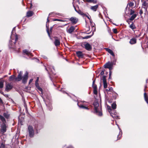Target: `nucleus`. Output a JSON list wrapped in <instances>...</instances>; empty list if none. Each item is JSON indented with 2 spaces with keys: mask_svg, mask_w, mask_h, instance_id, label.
I'll use <instances>...</instances> for the list:
<instances>
[{
  "mask_svg": "<svg viewBox=\"0 0 148 148\" xmlns=\"http://www.w3.org/2000/svg\"><path fill=\"white\" fill-rule=\"evenodd\" d=\"M0 119L3 122L1 125V131L3 132L4 133L6 131V125L5 124V118L3 116L0 115Z\"/></svg>",
  "mask_w": 148,
  "mask_h": 148,
  "instance_id": "1",
  "label": "nucleus"
},
{
  "mask_svg": "<svg viewBox=\"0 0 148 148\" xmlns=\"http://www.w3.org/2000/svg\"><path fill=\"white\" fill-rule=\"evenodd\" d=\"M28 129L29 136L31 138L33 137L34 132L33 127L32 126L29 125L28 126Z\"/></svg>",
  "mask_w": 148,
  "mask_h": 148,
  "instance_id": "2",
  "label": "nucleus"
},
{
  "mask_svg": "<svg viewBox=\"0 0 148 148\" xmlns=\"http://www.w3.org/2000/svg\"><path fill=\"white\" fill-rule=\"evenodd\" d=\"M48 68L49 69V71L47 70L46 68V69L48 72V73L50 75L51 74L53 75L55 74V69H54V67L53 66H51L49 67H48Z\"/></svg>",
  "mask_w": 148,
  "mask_h": 148,
  "instance_id": "3",
  "label": "nucleus"
},
{
  "mask_svg": "<svg viewBox=\"0 0 148 148\" xmlns=\"http://www.w3.org/2000/svg\"><path fill=\"white\" fill-rule=\"evenodd\" d=\"M28 73L26 71L23 77H22V82L24 84H25L26 83L27 80L28 78Z\"/></svg>",
  "mask_w": 148,
  "mask_h": 148,
  "instance_id": "4",
  "label": "nucleus"
},
{
  "mask_svg": "<svg viewBox=\"0 0 148 148\" xmlns=\"http://www.w3.org/2000/svg\"><path fill=\"white\" fill-rule=\"evenodd\" d=\"M13 88V86L11 83H7L6 84L5 90L7 92L9 91Z\"/></svg>",
  "mask_w": 148,
  "mask_h": 148,
  "instance_id": "5",
  "label": "nucleus"
},
{
  "mask_svg": "<svg viewBox=\"0 0 148 148\" xmlns=\"http://www.w3.org/2000/svg\"><path fill=\"white\" fill-rule=\"evenodd\" d=\"M93 105L95 108V111H97L98 109H101V107L99 106V103L97 102H95L93 103Z\"/></svg>",
  "mask_w": 148,
  "mask_h": 148,
  "instance_id": "6",
  "label": "nucleus"
},
{
  "mask_svg": "<svg viewBox=\"0 0 148 148\" xmlns=\"http://www.w3.org/2000/svg\"><path fill=\"white\" fill-rule=\"evenodd\" d=\"M85 48L88 51H90L92 49L91 45L88 43H86L84 44Z\"/></svg>",
  "mask_w": 148,
  "mask_h": 148,
  "instance_id": "7",
  "label": "nucleus"
},
{
  "mask_svg": "<svg viewBox=\"0 0 148 148\" xmlns=\"http://www.w3.org/2000/svg\"><path fill=\"white\" fill-rule=\"evenodd\" d=\"M106 76L103 75L102 77V80H103V83L104 88H106L107 87V84L106 81Z\"/></svg>",
  "mask_w": 148,
  "mask_h": 148,
  "instance_id": "8",
  "label": "nucleus"
},
{
  "mask_svg": "<svg viewBox=\"0 0 148 148\" xmlns=\"http://www.w3.org/2000/svg\"><path fill=\"white\" fill-rule=\"evenodd\" d=\"M42 127V126L40 125L36 124L34 126L35 129L36 130V133H38V130H39Z\"/></svg>",
  "mask_w": 148,
  "mask_h": 148,
  "instance_id": "9",
  "label": "nucleus"
},
{
  "mask_svg": "<svg viewBox=\"0 0 148 148\" xmlns=\"http://www.w3.org/2000/svg\"><path fill=\"white\" fill-rule=\"evenodd\" d=\"M148 6V4L145 1H144L142 4V9L144 8L145 9V13H146V12L147 11V8Z\"/></svg>",
  "mask_w": 148,
  "mask_h": 148,
  "instance_id": "10",
  "label": "nucleus"
},
{
  "mask_svg": "<svg viewBox=\"0 0 148 148\" xmlns=\"http://www.w3.org/2000/svg\"><path fill=\"white\" fill-rule=\"evenodd\" d=\"M55 41H54V44L56 46H59L60 44V40L58 39L57 37H55Z\"/></svg>",
  "mask_w": 148,
  "mask_h": 148,
  "instance_id": "11",
  "label": "nucleus"
},
{
  "mask_svg": "<svg viewBox=\"0 0 148 148\" xmlns=\"http://www.w3.org/2000/svg\"><path fill=\"white\" fill-rule=\"evenodd\" d=\"M107 108L108 110H109V112L110 113L111 115L112 116V117L114 118V117H118V116L116 115V112L114 113V116H113L112 115V113L111 112L112 110H111V108L110 106L108 105L107 106Z\"/></svg>",
  "mask_w": 148,
  "mask_h": 148,
  "instance_id": "12",
  "label": "nucleus"
},
{
  "mask_svg": "<svg viewBox=\"0 0 148 148\" xmlns=\"http://www.w3.org/2000/svg\"><path fill=\"white\" fill-rule=\"evenodd\" d=\"M70 21L73 24H76L78 21V19L75 17H72L70 19Z\"/></svg>",
  "mask_w": 148,
  "mask_h": 148,
  "instance_id": "13",
  "label": "nucleus"
},
{
  "mask_svg": "<svg viewBox=\"0 0 148 148\" xmlns=\"http://www.w3.org/2000/svg\"><path fill=\"white\" fill-rule=\"evenodd\" d=\"M76 54L77 56L79 58H82L83 57L84 55L82 52L81 51H78L76 52Z\"/></svg>",
  "mask_w": 148,
  "mask_h": 148,
  "instance_id": "14",
  "label": "nucleus"
},
{
  "mask_svg": "<svg viewBox=\"0 0 148 148\" xmlns=\"http://www.w3.org/2000/svg\"><path fill=\"white\" fill-rule=\"evenodd\" d=\"M22 72L20 71L17 77L16 78V79H18V81H20L22 79Z\"/></svg>",
  "mask_w": 148,
  "mask_h": 148,
  "instance_id": "15",
  "label": "nucleus"
},
{
  "mask_svg": "<svg viewBox=\"0 0 148 148\" xmlns=\"http://www.w3.org/2000/svg\"><path fill=\"white\" fill-rule=\"evenodd\" d=\"M15 39L14 40V41L13 42V43H12V40H10V44L11 45V47H12V48H13V45H14L15 44L16 41L18 39V36H17V35H15Z\"/></svg>",
  "mask_w": 148,
  "mask_h": 148,
  "instance_id": "16",
  "label": "nucleus"
},
{
  "mask_svg": "<svg viewBox=\"0 0 148 148\" xmlns=\"http://www.w3.org/2000/svg\"><path fill=\"white\" fill-rule=\"evenodd\" d=\"M92 29H93V31L92 32V34L90 36H85L83 38V39H87L88 38H90L92 35L93 34L94 32L95 31V27L93 26L92 27Z\"/></svg>",
  "mask_w": 148,
  "mask_h": 148,
  "instance_id": "17",
  "label": "nucleus"
},
{
  "mask_svg": "<svg viewBox=\"0 0 148 148\" xmlns=\"http://www.w3.org/2000/svg\"><path fill=\"white\" fill-rule=\"evenodd\" d=\"M113 63V62H108L106 63L104 65V67L105 68H110V66H112Z\"/></svg>",
  "mask_w": 148,
  "mask_h": 148,
  "instance_id": "18",
  "label": "nucleus"
},
{
  "mask_svg": "<svg viewBox=\"0 0 148 148\" xmlns=\"http://www.w3.org/2000/svg\"><path fill=\"white\" fill-rule=\"evenodd\" d=\"M23 52L24 53H25L26 55H27L28 56H32V53L26 49L23 50Z\"/></svg>",
  "mask_w": 148,
  "mask_h": 148,
  "instance_id": "19",
  "label": "nucleus"
},
{
  "mask_svg": "<svg viewBox=\"0 0 148 148\" xmlns=\"http://www.w3.org/2000/svg\"><path fill=\"white\" fill-rule=\"evenodd\" d=\"M16 77H15V76L14 75H12L10 77L9 80L10 81H13L14 80L15 81H18V79H16Z\"/></svg>",
  "mask_w": 148,
  "mask_h": 148,
  "instance_id": "20",
  "label": "nucleus"
},
{
  "mask_svg": "<svg viewBox=\"0 0 148 148\" xmlns=\"http://www.w3.org/2000/svg\"><path fill=\"white\" fill-rule=\"evenodd\" d=\"M105 49H106V51H108V52L110 53L114 57V53L113 51L111 50L108 48H106Z\"/></svg>",
  "mask_w": 148,
  "mask_h": 148,
  "instance_id": "21",
  "label": "nucleus"
},
{
  "mask_svg": "<svg viewBox=\"0 0 148 148\" xmlns=\"http://www.w3.org/2000/svg\"><path fill=\"white\" fill-rule=\"evenodd\" d=\"M117 126H118L119 129V130H120V132L119 133V134L117 136V140L120 139L121 136L122 135V132H121V129L119 128V126L117 124Z\"/></svg>",
  "mask_w": 148,
  "mask_h": 148,
  "instance_id": "22",
  "label": "nucleus"
},
{
  "mask_svg": "<svg viewBox=\"0 0 148 148\" xmlns=\"http://www.w3.org/2000/svg\"><path fill=\"white\" fill-rule=\"evenodd\" d=\"M136 40L135 38H132L130 41V43L131 44H134L136 43Z\"/></svg>",
  "mask_w": 148,
  "mask_h": 148,
  "instance_id": "23",
  "label": "nucleus"
},
{
  "mask_svg": "<svg viewBox=\"0 0 148 148\" xmlns=\"http://www.w3.org/2000/svg\"><path fill=\"white\" fill-rule=\"evenodd\" d=\"M34 14V12L32 11H29L27 12V17H30L32 16Z\"/></svg>",
  "mask_w": 148,
  "mask_h": 148,
  "instance_id": "24",
  "label": "nucleus"
},
{
  "mask_svg": "<svg viewBox=\"0 0 148 148\" xmlns=\"http://www.w3.org/2000/svg\"><path fill=\"white\" fill-rule=\"evenodd\" d=\"M75 29V27L73 26H71L68 29V32L71 34Z\"/></svg>",
  "mask_w": 148,
  "mask_h": 148,
  "instance_id": "25",
  "label": "nucleus"
},
{
  "mask_svg": "<svg viewBox=\"0 0 148 148\" xmlns=\"http://www.w3.org/2000/svg\"><path fill=\"white\" fill-rule=\"evenodd\" d=\"M129 27L133 30L136 29V27L133 22H132V24L129 25Z\"/></svg>",
  "mask_w": 148,
  "mask_h": 148,
  "instance_id": "26",
  "label": "nucleus"
},
{
  "mask_svg": "<svg viewBox=\"0 0 148 148\" xmlns=\"http://www.w3.org/2000/svg\"><path fill=\"white\" fill-rule=\"evenodd\" d=\"M95 112L99 116H101L102 115V112L101 110V109H100V110L99 109H98L97 111H95Z\"/></svg>",
  "mask_w": 148,
  "mask_h": 148,
  "instance_id": "27",
  "label": "nucleus"
},
{
  "mask_svg": "<svg viewBox=\"0 0 148 148\" xmlns=\"http://www.w3.org/2000/svg\"><path fill=\"white\" fill-rule=\"evenodd\" d=\"M49 22V17H48V18H47V21L46 22V27L47 28V32L48 33V35H49V36L50 34H49V30H48L49 28V25H47V23Z\"/></svg>",
  "mask_w": 148,
  "mask_h": 148,
  "instance_id": "28",
  "label": "nucleus"
},
{
  "mask_svg": "<svg viewBox=\"0 0 148 148\" xmlns=\"http://www.w3.org/2000/svg\"><path fill=\"white\" fill-rule=\"evenodd\" d=\"M137 16V14H134L132 15L131 16V17L130 18L129 20H130L131 21H132L133 20L134 18L136 17Z\"/></svg>",
  "mask_w": 148,
  "mask_h": 148,
  "instance_id": "29",
  "label": "nucleus"
},
{
  "mask_svg": "<svg viewBox=\"0 0 148 148\" xmlns=\"http://www.w3.org/2000/svg\"><path fill=\"white\" fill-rule=\"evenodd\" d=\"M77 105L78 106V107L80 108H83L84 109H87V110L88 109V107L82 105H79L78 104V103H77Z\"/></svg>",
  "mask_w": 148,
  "mask_h": 148,
  "instance_id": "30",
  "label": "nucleus"
},
{
  "mask_svg": "<svg viewBox=\"0 0 148 148\" xmlns=\"http://www.w3.org/2000/svg\"><path fill=\"white\" fill-rule=\"evenodd\" d=\"M98 5H96L94 6H92L91 9L94 11H95L98 8Z\"/></svg>",
  "mask_w": 148,
  "mask_h": 148,
  "instance_id": "31",
  "label": "nucleus"
},
{
  "mask_svg": "<svg viewBox=\"0 0 148 148\" xmlns=\"http://www.w3.org/2000/svg\"><path fill=\"white\" fill-rule=\"evenodd\" d=\"M144 97L145 101L148 104V97L147 96L146 93L145 92L144 93Z\"/></svg>",
  "mask_w": 148,
  "mask_h": 148,
  "instance_id": "32",
  "label": "nucleus"
},
{
  "mask_svg": "<svg viewBox=\"0 0 148 148\" xmlns=\"http://www.w3.org/2000/svg\"><path fill=\"white\" fill-rule=\"evenodd\" d=\"M77 12L79 14L82 16L83 17L85 16V14L84 13L82 12L80 10H78V11Z\"/></svg>",
  "mask_w": 148,
  "mask_h": 148,
  "instance_id": "33",
  "label": "nucleus"
},
{
  "mask_svg": "<svg viewBox=\"0 0 148 148\" xmlns=\"http://www.w3.org/2000/svg\"><path fill=\"white\" fill-rule=\"evenodd\" d=\"M95 81V80H94V81H93L92 87L94 89H97V85H96L94 84Z\"/></svg>",
  "mask_w": 148,
  "mask_h": 148,
  "instance_id": "34",
  "label": "nucleus"
},
{
  "mask_svg": "<svg viewBox=\"0 0 148 148\" xmlns=\"http://www.w3.org/2000/svg\"><path fill=\"white\" fill-rule=\"evenodd\" d=\"M113 90V88L112 87H110L108 89H107L105 90L106 92L108 93L109 91L112 92Z\"/></svg>",
  "mask_w": 148,
  "mask_h": 148,
  "instance_id": "35",
  "label": "nucleus"
},
{
  "mask_svg": "<svg viewBox=\"0 0 148 148\" xmlns=\"http://www.w3.org/2000/svg\"><path fill=\"white\" fill-rule=\"evenodd\" d=\"M116 108V103H113L112 105V108L113 109H115Z\"/></svg>",
  "mask_w": 148,
  "mask_h": 148,
  "instance_id": "36",
  "label": "nucleus"
},
{
  "mask_svg": "<svg viewBox=\"0 0 148 148\" xmlns=\"http://www.w3.org/2000/svg\"><path fill=\"white\" fill-rule=\"evenodd\" d=\"M4 81L1 80H0V88H2L3 86Z\"/></svg>",
  "mask_w": 148,
  "mask_h": 148,
  "instance_id": "37",
  "label": "nucleus"
},
{
  "mask_svg": "<svg viewBox=\"0 0 148 148\" xmlns=\"http://www.w3.org/2000/svg\"><path fill=\"white\" fill-rule=\"evenodd\" d=\"M3 116L7 119L9 117V115L7 113H4L3 114Z\"/></svg>",
  "mask_w": 148,
  "mask_h": 148,
  "instance_id": "38",
  "label": "nucleus"
},
{
  "mask_svg": "<svg viewBox=\"0 0 148 148\" xmlns=\"http://www.w3.org/2000/svg\"><path fill=\"white\" fill-rule=\"evenodd\" d=\"M5 144L2 143L0 145V148H5Z\"/></svg>",
  "mask_w": 148,
  "mask_h": 148,
  "instance_id": "39",
  "label": "nucleus"
},
{
  "mask_svg": "<svg viewBox=\"0 0 148 148\" xmlns=\"http://www.w3.org/2000/svg\"><path fill=\"white\" fill-rule=\"evenodd\" d=\"M86 1L89 2H93L94 3H95L96 2L94 1V0H85Z\"/></svg>",
  "mask_w": 148,
  "mask_h": 148,
  "instance_id": "40",
  "label": "nucleus"
},
{
  "mask_svg": "<svg viewBox=\"0 0 148 148\" xmlns=\"http://www.w3.org/2000/svg\"><path fill=\"white\" fill-rule=\"evenodd\" d=\"M128 5L130 7H132L134 6V3L133 2H131L128 3Z\"/></svg>",
  "mask_w": 148,
  "mask_h": 148,
  "instance_id": "41",
  "label": "nucleus"
},
{
  "mask_svg": "<svg viewBox=\"0 0 148 148\" xmlns=\"http://www.w3.org/2000/svg\"><path fill=\"white\" fill-rule=\"evenodd\" d=\"M36 88H37V89L41 91V92H42V88H41L39 86H38L36 87Z\"/></svg>",
  "mask_w": 148,
  "mask_h": 148,
  "instance_id": "42",
  "label": "nucleus"
},
{
  "mask_svg": "<svg viewBox=\"0 0 148 148\" xmlns=\"http://www.w3.org/2000/svg\"><path fill=\"white\" fill-rule=\"evenodd\" d=\"M135 12L134 10H132V9L131 10V11L130 13V15H132Z\"/></svg>",
  "mask_w": 148,
  "mask_h": 148,
  "instance_id": "43",
  "label": "nucleus"
},
{
  "mask_svg": "<svg viewBox=\"0 0 148 148\" xmlns=\"http://www.w3.org/2000/svg\"><path fill=\"white\" fill-rule=\"evenodd\" d=\"M113 31L114 33H117V30L116 28H114L113 29Z\"/></svg>",
  "mask_w": 148,
  "mask_h": 148,
  "instance_id": "44",
  "label": "nucleus"
},
{
  "mask_svg": "<svg viewBox=\"0 0 148 148\" xmlns=\"http://www.w3.org/2000/svg\"><path fill=\"white\" fill-rule=\"evenodd\" d=\"M93 93L95 95H97V89H94L93 90Z\"/></svg>",
  "mask_w": 148,
  "mask_h": 148,
  "instance_id": "45",
  "label": "nucleus"
},
{
  "mask_svg": "<svg viewBox=\"0 0 148 148\" xmlns=\"http://www.w3.org/2000/svg\"><path fill=\"white\" fill-rule=\"evenodd\" d=\"M139 13L140 15V16H141L142 14L143 13V10H142V8L140 11Z\"/></svg>",
  "mask_w": 148,
  "mask_h": 148,
  "instance_id": "46",
  "label": "nucleus"
},
{
  "mask_svg": "<svg viewBox=\"0 0 148 148\" xmlns=\"http://www.w3.org/2000/svg\"><path fill=\"white\" fill-rule=\"evenodd\" d=\"M48 108L50 110H52V108L51 106V105H50L49 107Z\"/></svg>",
  "mask_w": 148,
  "mask_h": 148,
  "instance_id": "47",
  "label": "nucleus"
},
{
  "mask_svg": "<svg viewBox=\"0 0 148 148\" xmlns=\"http://www.w3.org/2000/svg\"><path fill=\"white\" fill-rule=\"evenodd\" d=\"M104 74V71H102L100 73V75H103Z\"/></svg>",
  "mask_w": 148,
  "mask_h": 148,
  "instance_id": "48",
  "label": "nucleus"
},
{
  "mask_svg": "<svg viewBox=\"0 0 148 148\" xmlns=\"http://www.w3.org/2000/svg\"><path fill=\"white\" fill-rule=\"evenodd\" d=\"M85 16L87 17L88 19H89L90 20V17L88 16L87 15H86V14H85ZM90 22L91 23V21L90 20Z\"/></svg>",
  "mask_w": 148,
  "mask_h": 148,
  "instance_id": "49",
  "label": "nucleus"
},
{
  "mask_svg": "<svg viewBox=\"0 0 148 148\" xmlns=\"http://www.w3.org/2000/svg\"><path fill=\"white\" fill-rule=\"evenodd\" d=\"M15 27L13 28V29L12 30L11 32L12 35V34H13V33H14V31L15 30Z\"/></svg>",
  "mask_w": 148,
  "mask_h": 148,
  "instance_id": "50",
  "label": "nucleus"
},
{
  "mask_svg": "<svg viewBox=\"0 0 148 148\" xmlns=\"http://www.w3.org/2000/svg\"><path fill=\"white\" fill-rule=\"evenodd\" d=\"M35 85L36 86V87H37L38 86H39L38 82H35Z\"/></svg>",
  "mask_w": 148,
  "mask_h": 148,
  "instance_id": "51",
  "label": "nucleus"
},
{
  "mask_svg": "<svg viewBox=\"0 0 148 148\" xmlns=\"http://www.w3.org/2000/svg\"><path fill=\"white\" fill-rule=\"evenodd\" d=\"M42 57L44 58V59H47V57L46 56H42Z\"/></svg>",
  "mask_w": 148,
  "mask_h": 148,
  "instance_id": "52",
  "label": "nucleus"
},
{
  "mask_svg": "<svg viewBox=\"0 0 148 148\" xmlns=\"http://www.w3.org/2000/svg\"><path fill=\"white\" fill-rule=\"evenodd\" d=\"M33 79H30L29 82V84H30L31 82H32V81Z\"/></svg>",
  "mask_w": 148,
  "mask_h": 148,
  "instance_id": "53",
  "label": "nucleus"
},
{
  "mask_svg": "<svg viewBox=\"0 0 148 148\" xmlns=\"http://www.w3.org/2000/svg\"><path fill=\"white\" fill-rule=\"evenodd\" d=\"M141 36V34H140L139 35H136V37H140V36Z\"/></svg>",
  "mask_w": 148,
  "mask_h": 148,
  "instance_id": "54",
  "label": "nucleus"
},
{
  "mask_svg": "<svg viewBox=\"0 0 148 148\" xmlns=\"http://www.w3.org/2000/svg\"><path fill=\"white\" fill-rule=\"evenodd\" d=\"M112 66H110V68H108V69H109L110 71L111 70H112Z\"/></svg>",
  "mask_w": 148,
  "mask_h": 148,
  "instance_id": "55",
  "label": "nucleus"
},
{
  "mask_svg": "<svg viewBox=\"0 0 148 148\" xmlns=\"http://www.w3.org/2000/svg\"><path fill=\"white\" fill-rule=\"evenodd\" d=\"M111 74H112V72L111 71H110L109 75L111 76Z\"/></svg>",
  "mask_w": 148,
  "mask_h": 148,
  "instance_id": "56",
  "label": "nucleus"
},
{
  "mask_svg": "<svg viewBox=\"0 0 148 148\" xmlns=\"http://www.w3.org/2000/svg\"><path fill=\"white\" fill-rule=\"evenodd\" d=\"M0 103H3V101L1 99V98L0 97Z\"/></svg>",
  "mask_w": 148,
  "mask_h": 148,
  "instance_id": "57",
  "label": "nucleus"
},
{
  "mask_svg": "<svg viewBox=\"0 0 148 148\" xmlns=\"http://www.w3.org/2000/svg\"><path fill=\"white\" fill-rule=\"evenodd\" d=\"M38 79H39V78L38 77L36 80V82H38Z\"/></svg>",
  "mask_w": 148,
  "mask_h": 148,
  "instance_id": "58",
  "label": "nucleus"
},
{
  "mask_svg": "<svg viewBox=\"0 0 148 148\" xmlns=\"http://www.w3.org/2000/svg\"><path fill=\"white\" fill-rule=\"evenodd\" d=\"M74 6V9H75V11L77 12V11H77V10H76V8H75V7L74 6Z\"/></svg>",
  "mask_w": 148,
  "mask_h": 148,
  "instance_id": "59",
  "label": "nucleus"
},
{
  "mask_svg": "<svg viewBox=\"0 0 148 148\" xmlns=\"http://www.w3.org/2000/svg\"><path fill=\"white\" fill-rule=\"evenodd\" d=\"M129 20L127 21V22L129 24H130V22H129Z\"/></svg>",
  "mask_w": 148,
  "mask_h": 148,
  "instance_id": "60",
  "label": "nucleus"
},
{
  "mask_svg": "<svg viewBox=\"0 0 148 148\" xmlns=\"http://www.w3.org/2000/svg\"><path fill=\"white\" fill-rule=\"evenodd\" d=\"M111 76H109V79H110L111 78Z\"/></svg>",
  "mask_w": 148,
  "mask_h": 148,
  "instance_id": "61",
  "label": "nucleus"
},
{
  "mask_svg": "<svg viewBox=\"0 0 148 148\" xmlns=\"http://www.w3.org/2000/svg\"><path fill=\"white\" fill-rule=\"evenodd\" d=\"M89 26H88V29H87V30L88 31L89 30Z\"/></svg>",
  "mask_w": 148,
  "mask_h": 148,
  "instance_id": "62",
  "label": "nucleus"
},
{
  "mask_svg": "<svg viewBox=\"0 0 148 148\" xmlns=\"http://www.w3.org/2000/svg\"><path fill=\"white\" fill-rule=\"evenodd\" d=\"M58 19H56L54 20V21H58Z\"/></svg>",
  "mask_w": 148,
  "mask_h": 148,
  "instance_id": "63",
  "label": "nucleus"
},
{
  "mask_svg": "<svg viewBox=\"0 0 148 148\" xmlns=\"http://www.w3.org/2000/svg\"><path fill=\"white\" fill-rule=\"evenodd\" d=\"M58 21H62V20H59V19H58Z\"/></svg>",
  "mask_w": 148,
  "mask_h": 148,
  "instance_id": "64",
  "label": "nucleus"
}]
</instances>
